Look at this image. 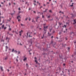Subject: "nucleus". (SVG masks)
Instances as JSON below:
<instances>
[{
    "mask_svg": "<svg viewBox=\"0 0 76 76\" xmlns=\"http://www.w3.org/2000/svg\"><path fill=\"white\" fill-rule=\"evenodd\" d=\"M21 26H23V24H21Z\"/></svg>",
    "mask_w": 76,
    "mask_h": 76,
    "instance_id": "58836bf2",
    "label": "nucleus"
},
{
    "mask_svg": "<svg viewBox=\"0 0 76 76\" xmlns=\"http://www.w3.org/2000/svg\"><path fill=\"white\" fill-rule=\"evenodd\" d=\"M16 61H18V59H16Z\"/></svg>",
    "mask_w": 76,
    "mask_h": 76,
    "instance_id": "ea45409f",
    "label": "nucleus"
},
{
    "mask_svg": "<svg viewBox=\"0 0 76 76\" xmlns=\"http://www.w3.org/2000/svg\"><path fill=\"white\" fill-rule=\"evenodd\" d=\"M26 60H27V57L24 58L23 59V61H26Z\"/></svg>",
    "mask_w": 76,
    "mask_h": 76,
    "instance_id": "39448f33",
    "label": "nucleus"
},
{
    "mask_svg": "<svg viewBox=\"0 0 76 76\" xmlns=\"http://www.w3.org/2000/svg\"><path fill=\"white\" fill-rule=\"evenodd\" d=\"M4 25H3L2 26H1L2 28H4Z\"/></svg>",
    "mask_w": 76,
    "mask_h": 76,
    "instance_id": "ddd939ff",
    "label": "nucleus"
},
{
    "mask_svg": "<svg viewBox=\"0 0 76 76\" xmlns=\"http://www.w3.org/2000/svg\"><path fill=\"white\" fill-rule=\"evenodd\" d=\"M76 19H74L73 21V24L75 25V24H76Z\"/></svg>",
    "mask_w": 76,
    "mask_h": 76,
    "instance_id": "20e7f679",
    "label": "nucleus"
},
{
    "mask_svg": "<svg viewBox=\"0 0 76 76\" xmlns=\"http://www.w3.org/2000/svg\"><path fill=\"white\" fill-rule=\"evenodd\" d=\"M20 45H22V44L21 43H20Z\"/></svg>",
    "mask_w": 76,
    "mask_h": 76,
    "instance_id": "864d4df0",
    "label": "nucleus"
},
{
    "mask_svg": "<svg viewBox=\"0 0 76 76\" xmlns=\"http://www.w3.org/2000/svg\"><path fill=\"white\" fill-rule=\"evenodd\" d=\"M9 30H10V31H11V30H12V29H11V28H10Z\"/></svg>",
    "mask_w": 76,
    "mask_h": 76,
    "instance_id": "473e14b6",
    "label": "nucleus"
},
{
    "mask_svg": "<svg viewBox=\"0 0 76 76\" xmlns=\"http://www.w3.org/2000/svg\"><path fill=\"white\" fill-rule=\"evenodd\" d=\"M58 70H61V68H60V67H58Z\"/></svg>",
    "mask_w": 76,
    "mask_h": 76,
    "instance_id": "6e6552de",
    "label": "nucleus"
},
{
    "mask_svg": "<svg viewBox=\"0 0 76 76\" xmlns=\"http://www.w3.org/2000/svg\"><path fill=\"white\" fill-rule=\"evenodd\" d=\"M59 35H61V32H60L59 33Z\"/></svg>",
    "mask_w": 76,
    "mask_h": 76,
    "instance_id": "4be33fe9",
    "label": "nucleus"
},
{
    "mask_svg": "<svg viewBox=\"0 0 76 76\" xmlns=\"http://www.w3.org/2000/svg\"><path fill=\"white\" fill-rule=\"evenodd\" d=\"M1 70L2 71H3V67L2 66L1 67Z\"/></svg>",
    "mask_w": 76,
    "mask_h": 76,
    "instance_id": "0eeeda50",
    "label": "nucleus"
},
{
    "mask_svg": "<svg viewBox=\"0 0 76 76\" xmlns=\"http://www.w3.org/2000/svg\"><path fill=\"white\" fill-rule=\"evenodd\" d=\"M35 62H36V63H38V61L37 60H35Z\"/></svg>",
    "mask_w": 76,
    "mask_h": 76,
    "instance_id": "4468645a",
    "label": "nucleus"
},
{
    "mask_svg": "<svg viewBox=\"0 0 76 76\" xmlns=\"http://www.w3.org/2000/svg\"><path fill=\"white\" fill-rule=\"evenodd\" d=\"M7 39H9V38H7V37H6V40H7Z\"/></svg>",
    "mask_w": 76,
    "mask_h": 76,
    "instance_id": "c85d7f7f",
    "label": "nucleus"
},
{
    "mask_svg": "<svg viewBox=\"0 0 76 76\" xmlns=\"http://www.w3.org/2000/svg\"><path fill=\"white\" fill-rule=\"evenodd\" d=\"M20 51H19L18 54H20Z\"/></svg>",
    "mask_w": 76,
    "mask_h": 76,
    "instance_id": "37998d69",
    "label": "nucleus"
},
{
    "mask_svg": "<svg viewBox=\"0 0 76 76\" xmlns=\"http://www.w3.org/2000/svg\"><path fill=\"white\" fill-rule=\"evenodd\" d=\"M25 20H28V18H26L25 19Z\"/></svg>",
    "mask_w": 76,
    "mask_h": 76,
    "instance_id": "72a5a7b5",
    "label": "nucleus"
},
{
    "mask_svg": "<svg viewBox=\"0 0 76 76\" xmlns=\"http://www.w3.org/2000/svg\"><path fill=\"white\" fill-rule=\"evenodd\" d=\"M7 59H8V56H7L4 59L5 60H7Z\"/></svg>",
    "mask_w": 76,
    "mask_h": 76,
    "instance_id": "423d86ee",
    "label": "nucleus"
},
{
    "mask_svg": "<svg viewBox=\"0 0 76 76\" xmlns=\"http://www.w3.org/2000/svg\"><path fill=\"white\" fill-rule=\"evenodd\" d=\"M67 48H68V51H69V50H70V48L69 47H68Z\"/></svg>",
    "mask_w": 76,
    "mask_h": 76,
    "instance_id": "2eb2a0df",
    "label": "nucleus"
},
{
    "mask_svg": "<svg viewBox=\"0 0 76 76\" xmlns=\"http://www.w3.org/2000/svg\"><path fill=\"white\" fill-rule=\"evenodd\" d=\"M56 43H55V44H54V45H53V47H54V45H55V44H56Z\"/></svg>",
    "mask_w": 76,
    "mask_h": 76,
    "instance_id": "c03bdc74",
    "label": "nucleus"
},
{
    "mask_svg": "<svg viewBox=\"0 0 76 76\" xmlns=\"http://www.w3.org/2000/svg\"><path fill=\"white\" fill-rule=\"evenodd\" d=\"M42 6H41V7H40L39 8H40V9H41V8H42Z\"/></svg>",
    "mask_w": 76,
    "mask_h": 76,
    "instance_id": "a19ab883",
    "label": "nucleus"
},
{
    "mask_svg": "<svg viewBox=\"0 0 76 76\" xmlns=\"http://www.w3.org/2000/svg\"><path fill=\"white\" fill-rule=\"evenodd\" d=\"M59 25H61V23H59Z\"/></svg>",
    "mask_w": 76,
    "mask_h": 76,
    "instance_id": "2f4dec72",
    "label": "nucleus"
},
{
    "mask_svg": "<svg viewBox=\"0 0 76 76\" xmlns=\"http://www.w3.org/2000/svg\"><path fill=\"white\" fill-rule=\"evenodd\" d=\"M14 52H16V53H17V51H16V50H15L14 51Z\"/></svg>",
    "mask_w": 76,
    "mask_h": 76,
    "instance_id": "79ce46f5",
    "label": "nucleus"
},
{
    "mask_svg": "<svg viewBox=\"0 0 76 76\" xmlns=\"http://www.w3.org/2000/svg\"><path fill=\"white\" fill-rule=\"evenodd\" d=\"M49 12H50V13H52V11H51V10H50Z\"/></svg>",
    "mask_w": 76,
    "mask_h": 76,
    "instance_id": "412c9836",
    "label": "nucleus"
},
{
    "mask_svg": "<svg viewBox=\"0 0 76 76\" xmlns=\"http://www.w3.org/2000/svg\"><path fill=\"white\" fill-rule=\"evenodd\" d=\"M50 18V15L48 16L47 18Z\"/></svg>",
    "mask_w": 76,
    "mask_h": 76,
    "instance_id": "5701e85b",
    "label": "nucleus"
},
{
    "mask_svg": "<svg viewBox=\"0 0 76 76\" xmlns=\"http://www.w3.org/2000/svg\"><path fill=\"white\" fill-rule=\"evenodd\" d=\"M51 38H53V36H52L51 37Z\"/></svg>",
    "mask_w": 76,
    "mask_h": 76,
    "instance_id": "0e129e2a",
    "label": "nucleus"
},
{
    "mask_svg": "<svg viewBox=\"0 0 76 76\" xmlns=\"http://www.w3.org/2000/svg\"><path fill=\"white\" fill-rule=\"evenodd\" d=\"M37 13H38V14H39V13H40V12H37Z\"/></svg>",
    "mask_w": 76,
    "mask_h": 76,
    "instance_id": "052dcab7",
    "label": "nucleus"
},
{
    "mask_svg": "<svg viewBox=\"0 0 76 76\" xmlns=\"http://www.w3.org/2000/svg\"><path fill=\"white\" fill-rule=\"evenodd\" d=\"M34 3H36V1H34Z\"/></svg>",
    "mask_w": 76,
    "mask_h": 76,
    "instance_id": "e2e57ef3",
    "label": "nucleus"
},
{
    "mask_svg": "<svg viewBox=\"0 0 76 76\" xmlns=\"http://www.w3.org/2000/svg\"><path fill=\"white\" fill-rule=\"evenodd\" d=\"M6 28H7V27H4V29H6Z\"/></svg>",
    "mask_w": 76,
    "mask_h": 76,
    "instance_id": "a211bd4d",
    "label": "nucleus"
},
{
    "mask_svg": "<svg viewBox=\"0 0 76 76\" xmlns=\"http://www.w3.org/2000/svg\"><path fill=\"white\" fill-rule=\"evenodd\" d=\"M29 37H32V36L30 35H29Z\"/></svg>",
    "mask_w": 76,
    "mask_h": 76,
    "instance_id": "f3484780",
    "label": "nucleus"
},
{
    "mask_svg": "<svg viewBox=\"0 0 76 76\" xmlns=\"http://www.w3.org/2000/svg\"><path fill=\"white\" fill-rule=\"evenodd\" d=\"M12 23H13V24H14V23H15V22H14L12 21Z\"/></svg>",
    "mask_w": 76,
    "mask_h": 76,
    "instance_id": "680f3d73",
    "label": "nucleus"
},
{
    "mask_svg": "<svg viewBox=\"0 0 76 76\" xmlns=\"http://www.w3.org/2000/svg\"><path fill=\"white\" fill-rule=\"evenodd\" d=\"M34 59H35L36 60H37V58L36 57H35L34 58Z\"/></svg>",
    "mask_w": 76,
    "mask_h": 76,
    "instance_id": "09e8293b",
    "label": "nucleus"
},
{
    "mask_svg": "<svg viewBox=\"0 0 76 76\" xmlns=\"http://www.w3.org/2000/svg\"><path fill=\"white\" fill-rule=\"evenodd\" d=\"M42 18H44V16L43 15H42Z\"/></svg>",
    "mask_w": 76,
    "mask_h": 76,
    "instance_id": "bb28decb",
    "label": "nucleus"
},
{
    "mask_svg": "<svg viewBox=\"0 0 76 76\" xmlns=\"http://www.w3.org/2000/svg\"><path fill=\"white\" fill-rule=\"evenodd\" d=\"M14 49H13L12 50V52H13L14 51Z\"/></svg>",
    "mask_w": 76,
    "mask_h": 76,
    "instance_id": "b1692460",
    "label": "nucleus"
},
{
    "mask_svg": "<svg viewBox=\"0 0 76 76\" xmlns=\"http://www.w3.org/2000/svg\"><path fill=\"white\" fill-rule=\"evenodd\" d=\"M65 65H66V64H63V66H65Z\"/></svg>",
    "mask_w": 76,
    "mask_h": 76,
    "instance_id": "de8ad7c7",
    "label": "nucleus"
},
{
    "mask_svg": "<svg viewBox=\"0 0 76 76\" xmlns=\"http://www.w3.org/2000/svg\"><path fill=\"white\" fill-rule=\"evenodd\" d=\"M33 12H34V13H36V12L35 11H33Z\"/></svg>",
    "mask_w": 76,
    "mask_h": 76,
    "instance_id": "7c9ffc66",
    "label": "nucleus"
},
{
    "mask_svg": "<svg viewBox=\"0 0 76 76\" xmlns=\"http://www.w3.org/2000/svg\"><path fill=\"white\" fill-rule=\"evenodd\" d=\"M70 37H74V32H71L70 34Z\"/></svg>",
    "mask_w": 76,
    "mask_h": 76,
    "instance_id": "7ed1b4c3",
    "label": "nucleus"
},
{
    "mask_svg": "<svg viewBox=\"0 0 76 76\" xmlns=\"http://www.w3.org/2000/svg\"><path fill=\"white\" fill-rule=\"evenodd\" d=\"M1 4H4V3L3 2H1Z\"/></svg>",
    "mask_w": 76,
    "mask_h": 76,
    "instance_id": "c9c22d12",
    "label": "nucleus"
},
{
    "mask_svg": "<svg viewBox=\"0 0 76 76\" xmlns=\"http://www.w3.org/2000/svg\"><path fill=\"white\" fill-rule=\"evenodd\" d=\"M43 6H46V5H45V4H44L43 5Z\"/></svg>",
    "mask_w": 76,
    "mask_h": 76,
    "instance_id": "603ef678",
    "label": "nucleus"
},
{
    "mask_svg": "<svg viewBox=\"0 0 76 76\" xmlns=\"http://www.w3.org/2000/svg\"><path fill=\"white\" fill-rule=\"evenodd\" d=\"M19 33L20 34V35L21 36V34H22V33H21V31H20L19 32Z\"/></svg>",
    "mask_w": 76,
    "mask_h": 76,
    "instance_id": "f8f14e48",
    "label": "nucleus"
},
{
    "mask_svg": "<svg viewBox=\"0 0 76 76\" xmlns=\"http://www.w3.org/2000/svg\"><path fill=\"white\" fill-rule=\"evenodd\" d=\"M14 13H11V15H14V14L15 13V11L14 10Z\"/></svg>",
    "mask_w": 76,
    "mask_h": 76,
    "instance_id": "9d476101",
    "label": "nucleus"
},
{
    "mask_svg": "<svg viewBox=\"0 0 76 76\" xmlns=\"http://www.w3.org/2000/svg\"><path fill=\"white\" fill-rule=\"evenodd\" d=\"M31 20V18H29V21H30Z\"/></svg>",
    "mask_w": 76,
    "mask_h": 76,
    "instance_id": "e433bc0d",
    "label": "nucleus"
},
{
    "mask_svg": "<svg viewBox=\"0 0 76 76\" xmlns=\"http://www.w3.org/2000/svg\"><path fill=\"white\" fill-rule=\"evenodd\" d=\"M28 10H31V8H29L28 9Z\"/></svg>",
    "mask_w": 76,
    "mask_h": 76,
    "instance_id": "69168bd1",
    "label": "nucleus"
},
{
    "mask_svg": "<svg viewBox=\"0 0 76 76\" xmlns=\"http://www.w3.org/2000/svg\"><path fill=\"white\" fill-rule=\"evenodd\" d=\"M66 45H67V44H65L64 45V47H66Z\"/></svg>",
    "mask_w": 76,
    "mask_h": 76,
    "instance_id": "a878e982",
    "label": "nucleus"
},
{
    "mask_svg": "<svg viewBox=\"0 0 76 76\" xmlns=\"http://www.w3.org/2000/svg\"><path fill=\"white\" fill-rule=\"evenodd\" d=\"M15 33H16V34H18V32H16V31H15Z\"/></svg>",
    "mask_w": 76,
    "mask_h": 76,
    "instance_id": "4c0bfd02",
    "label": "nucleus"
},
{
    "mask_svg": "<svg viewBox=\"0 0 76 76\" xmlns=\"http://www.w3.org/2000/svg\"><path fill=\"white\" fill-rule=\"evenodd\" d=\"M1 41H3V42H4V40L3 39H2L1 40Z\"/></svg>",
    "mask_w": 76,
    "mask_h": 76,
    "instance_id": "cd10ccee",
    "label": "nucleus"
},
{
    "mask_svg": "<svg viewBox=\"0 0 76 76\" xmlns=\"http://www.w3.org/2000/svg\"><path fill=\"white\" fill-rule=\"evenodd\" d=\"M34 6H35V5H36V4L35 3H34Z\"/></svg>",
    "mask_w": 76,
    "mask_h": 76,
    "instance_id": "bf43d9fd",
    "label": "nucleus"
},
{
    "mask_svg": "<svg viewBox=\"0 0 76 76\" xmlns=\"http://www.w3.org/2000/svg\"><path fill=\"white\" fill-rule=\"evenodd\" d=\"M66 40H67V38L66 37Z\"/></svg>",
    "mask_w": 76,
    "mask_h": 76,
    "instance_id": "3c124183",
    "label": "nucleus"
},
{
    "mask_svg": "<svg viewBox=\"0 0 76 76\" xmlns=\"http://www.w3.org/2000/svg\"><path fill=\"white\" fill-rule=\"evenodd\" d=\"M27 36H28V33H27Z\"/></svg>",
    "mask_w": 76,
    "mask_h": 76,
    "instance_id": "49530a36",
    "label": "nucleus"
},
{
    "mask_svg": "<svg viewBox=\"0 0 76 76\" xmlns=\"http://www.w3.org/2000/svg\"><path fill=\"white\" fill-rule=\"evenodd\" d=\"M30 42V43H31V44H32V41L31 42Z\"/></svg>",
    "mask_w": 76,
    "mask_h": 76,
    "instance_id": "aec40b11",
    "label": "nucleus"
},
{
    "mask_svg": "<svg viewBox=\"0 0 76 76\" xmlns=\"http://www.w3.org/2000/svg\"><path fill=\"white\" fill-rule=\"evenodd\" d=\"M46 25V24H43V25L45 26V25Z\"/></svg>",
    "mask_w": 76,
    "mask_h": 76,
    "instance_id": "13d9d810",
    "label": "nucleus"
},
{
    "mask_svg": "<svg viewBox=\"0 0 76 76\" xmlns=\"http://www.w3.org/2000/svg\"><path fill=\"white\" fill-rule=\"evenodd\" d=\"M59 13H61V11H60L59 12Z\"/></svg>",
    "mask_w": 76,
    "mask_h": 76,
    "instance_id": "4d7b16f0",
    "label": "nucleus"
},
{
    "mask_svg": "<svg viewBox=\"0 0 76 76\" xmlns=\"http://www.w3.org/2000/svg\"><path fill=\"white\" fill-rule=\"evenodd\" d=\"M14 4H15H15H16V3H13Z\"/></svg>",
    "mask_w": 76,
    "mask_h": 76,
    "instance_id": "338daca9",
    "label": "nucleus"
},
{
    "mask_svg": "<svg viewBox=\"0 0 76 76\" xmlns=\"http://www.w3.org/2000/svg\"><path fill=\"white\" fill-rule=\"evenodd\" d=\"M74 43H75V44H76V42H74Z\"/></svg>",
    "mask_w": 76,
    "mask_h": 76,
    "instance_id": "774afa93",
    "label": "nucleus"
},
{
    "mask_svg": "<svg viewBox=\"0 0 76 76\" xmlns=\"http://www.w3.org/2000/svg\"><path fill=\"white\" fill-rule=\"evenodd\" d=\"M27 3H28V2H26V3L25 4H27Z\"/></svg>",
    "mask_w": 76,
    "mask_h": 76,
    "instance_id": "6e6d98bb",
    "label": "nucleus"
},
{
    "mask_svg": "<svg viewBox=\"0 0 76 76\" xmlns=\"http://www.w3.org/2000/svg\"><path fill=\"white\" fill-rule=\"evenodd\" d=\"M53 41H51V42L50 43V44H53Z\"/></svg>",
    "mask_w": 76,
    "mask_h": 76,
    "instance_id": "393cba45",
    "label": "nucleus"
},
{
    "mask_svg": "<svg viewBox=\"0 0 76 76\" xmlns=\"http://www.w3.org/2000/svg\"><path fill=\"white\" fill-rule=\"evenodd\" d=\"M47 10H48V9H45V12H47Z\"/></svg>",
    "mask_w": 76,
    "mask_h": 76,
    "instance_id": "dca6fc26",
    "label": "nucleus"
},
{
    "mask_svg": "<svg viewBox=\"0 0 76 76\" xmlns=\"http://www.w3.org/2000/svg\"><path fill=\"white\" fill-rule=\"evenodd\" d=\"M48 26H46V27L44 26V31H45V32H43V33L44 34V33L45 34V33H47V29L48 28Z\"/></svg>",
    "mask_w": 76,
    "mask_h": 76,
    "instance_id": "f257e3e1",
    "label": "nucleus"
},
{
    "mask_svg": "<svg viewBox=\"0 0 76 76\" xmlns=\"http://www.w3.org/2000/svg\"><path fill=\"white\" fill-rule=\"evenodd\" d=\"M26 65L27 66V67H29V66L28 65V64H26Z\"/></svg>",
    "mask_w": 76,
    "mask_h": 76,
    "instance_id": "c756f323",
    "label": "nucleus"
},
{
    "mask_svg": "<svg viewBox=\"0 0 76 76\" xmlns=\"http://www.w3.org/2000/svg\"><path fill=\"white\" fill-rule=\"evenodd\" d=\"M18 10H20V8H18Z\"/></svg>",
    "mask_w": 76,
    "mask_h": 76,
    "instance_id": "f704fd0d",
    "label": "nucleus"
},
{
    "mask_svg": "<svg viewBox=\"0 0 76 76\" xmlns=\"http://www.w3.org/2000/svg\"><path fill=\"white\" fill-rule=\"evenodd\" d=\"M38 18H39V17H37V19H38Z\"/></svg>",
    "mask_w": 76,
    "mask_h": 76,
    "instance_id": "a18cd8bd",
    "label": "nucleus"
},
{
    "mask_svg": "<svg viewBox=\"0 0 76 76\" xmlns=\"http://www.w3.org/2000/svg\"><path fill=\"white\" fill-rule=\"evenodd\" d=\"M10 20H9V21L10 22V20H11V18H10Z\"/></svg>",
    "mask_w": 76,
    "mask_h": 76,
    "instance_id": "8fccbe9b",
    "label": "nucleus"
},
{
    "mask_svg": "<svg viewBox=\"0 0 76 76\" xmlns=\"http://www.w3.org/2000/svg\"><path fill=\"white\" fill-rule=\"evenodd\" d=\"M63 28H66V25H64V26H62Z\"/></svg>",
    "mask_w": 76,
    "mask_h": 76,
    "instance_id": "1a4fd4ad",
    "label": "nucleus"
},
{
    "mask_svg": "<svg viewBox=\"0 0 76 76\" xmlns=\"http://www.w3.org/2000/svg\"><path fill=\"white\" fill-rule=\"evenodd\" d=\"M19 18H20V19H21V17L19 15L17 17V19H18V22H20L21 20L20 19H19Z\"/></svg>",
    "mask_w": 76,
    "mask_h": 76,
    "instance_id": "f03ea898",
    "label": "nucleus"
},
{
    "mask_svg": "<svg viewBox=\"0 0 76 76\" xmlns=\"http://www.w3.org/2000/svg\"><path fill=\"white\" fill-rule=\"evenodd\" d=\"M74 4V3H72V5H71L70 6L71 7H72V6H73V4Z\"/></svg>",
    "mask_w": 76,
    "mask_h": 76,
    "instance_id": "9b49d317",
    "label": "nucleus"
},
{
    "mask_svg": "<svg viewBox=\"0 0 76 76\" xmlns=\"http://www.w3.org/2000/svg\"><path fill=\"white\" fill-rule=\"evenodd\" d=\"M6 49H7V48H8V47H7V46H6Z\"/></svg>",
    "mask_w": 76,
    "mask_h": 76,
    "instance_id": "6ab92c4d",
    "label": "nucleus"
},
{
    "mask_svg": "<svg viewBox=\"0 0 76 76\" xmlns=\"http://www.w3.org/2000/svg\"><path fill=\"white\" fill-rule=\"evenodd\" d=\"M56 38L57 39H58V37H56Z\"/></svg>",
    "mask_w": 76,
    "mask_h": 76,
    "instance_id": "5fc2aeb1",
    "label": "nucleus"
}]
</instances>
